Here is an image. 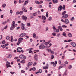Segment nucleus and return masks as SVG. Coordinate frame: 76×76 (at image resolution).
I'll list each match as a JSON object with an SVG mask.
<instances>
[{
	"label": "nucleus",
	"mask_w": 76,
	"mask_h": 76,
	"mask_svg": "<svg viewBox=\"0 0 76 76\" xmlns=\"http://www.w3.org/2000/svg\"><path fill=\"white\" fill-rule=\"evenodd\" d=\"M17 51L18 53H23L24 52V51L23 50H22V48L20 47H18L17 49Z\"/></svg>",
	"instance_id": "f257e3e1"
},
{
	"label": "nucleus",
	"mask_w": 76,
	"mask_h": 76,
	"mask_svg": "<svg viewBox=\"0 0 76 76\" xmlns=\"http://www.w3.org/2000/svg\"><path fill=\"white\" fill-rule=\"evenodd\" d=\"M15 28V24H12L10 28V29L11 31L12 30H13L14 29V28Z\"/></svg>",
	"instance_id": "f03ea898"
},
{
	"label": "nucleus",
	"mask_w": 76,
	"mask_h": 76,
	"mask_svg": "<svg viewBox=\"0 0 76 76\" xmlns=\"http://www.w3.org/2000/svg\"><path fill=\"white\" fill-rule=\"evenodd\" d=\"M20 58L21 59H26V57L22 55H21L20 56Z\"/></svg>",
	"instance_id": "7ed1b4c3"
},
{
	"label": "nucleus",
	"mask_w": 76,
	"mask_h": 76,
	"mask_svg": "<svg viewBox=\"0 0 76 76\" xmlns=\"http://www.w3.org/2000/svg\"><path fill=\"white\" fill-rule=\"evenodd\" d=\"M64 23H66V24H68V23H69V20H68L67 19H65Z\"/></svg>",
	"instance_id": "20e7f679"
},
{
	"label": "nucleus",
	"mask_w": 76,
	"mask_h": 76,
	"mask_svg": "<svg viewBox=\"0 0 76 76\" xmlns=\"http://www.w3.org/2000/svg\"><path fill=\"white\" fill-rule=\"evenodd\" d=\"M22 19L23 20H26L27 19H28V18H27V17L25 16V15H23L22 16Z\"/></svg>",
	"instance_id": "39448f33"
},
{
	"label": "nucleus",
	"mask_w": 76,
	"mask_h": 76,
	"mask_svg": "<svg viewBox=\"0 0 76 76\" xmlns=\"http://www.w3.org/2000/svg\"><path fill=\"white\" fill-rule=\"evenodd\" d=\"M34 59L35 61H37L38 60V55L37 54H35L34 56Z\"/></svg>",
	"instance_id": "423d86ee"
},
{
	"label": "nucleus",
	"mask_w": 76,
	"mask_h": 76,
	"mask_svg": "<svg viewBox=\"0 0 76 76\" xmlns=\"http://www.w3.org/2000/svg\"><path fill=\"white\" fill-rule=\"evenodd\" d=\"M62 9H63V7L61 5H60L58 8V11L60 12V11H61V10H62Z\"/></svg>",
	"instance_id": "0eeeda50"
},
{
	"label": "nucleus",
	"mask_w": 76,
	"mask_h": 76,
	"mask_svg": "<svg viewBox=\"0 0 76 76\" xmlns=\"http://www.w3.org/2000/svg\"><path fill=\"white\" fill-rule=\"evenodd\" d=\"M26 35V34H25V33H23L20 35V38H22V37H23L25 36Z\"/></svg>",
	"instance_id": "6e6552de"
},
{
	"label": "nucleus",
	"mask_w": 76,
	"mask_h": 76,
	"mask_svg": "<svg viewBox=\"0 0 76 76\" xmlns=\"http://www.w3.org/2000/svg\"><path fill=\"white\" fill-rule=\"evenodd\" d=\"M45 48V46H44V45H40L39 46V48L40 49H44V48Z\"/></svg>",
	"instance_id": "1a4fd4ad"
},
{
	"label": "nucleus",
	"mask_w": 76,
	"mask_h": 76,
	"mask_svg": "<svg viewBox=\"0 0 76 76\" xmlns=\"http://www.w3.org/2000/svg\"><path fill=\"white\" fill-rule=\"evenodd\" d=\"M68 16L69 15L67 14H65L63 15L62 18L63 19H66V18H67L68 17Z\"/></svg>",
	"instance_id": "9d476101"
},
{
	"label": "nucleus",
	"mask_w": 76,
	"mask_h": 76,
	"mask_svg": "<svg viewBox=\"0 0 76 76\" xmlns=\"http://www.w3.org/2000/svg\"><path fill=\"white\" fill-rule=\"evenodd\" d=\"M21 29L23 30H24V29H25V24H23V23H22L21 24Z\"/></svg>",
	"instance_id": "9b49d317"
},
{
	"label": "nucleus",
	"mask_w": 76,
	"mask_h": 76,
	"mask_svg": "<svg viewBox=\"0 0 76 76\" xmlns=\"http://www.w3.org/2000/svg\"><path fill=\"white\" fill-rule=\"evenodd\" d=\"M22 10L24 12H28V10H26V8L25 7H23L22 9Z\"/></svg>",
	"instance_id": "f8f14e48"
},
{
	"label": "nucleus",
	"mask_w": 76,
	"mask_h": 76,
	"mask_svg": "<svg viewBox=\"0 0 76 76\" xmlns=\"http://www.w3.org/2000/svg\"><path fill=\"white\" fill-rule=\"evenodd\" d=\"M32 64V62H30L28 63L27 66L28 67H29V66H31Z\"/></svg>",
	"instance_id": "ddd939ff"
},
{
	"label": "nucleus",
	"mask_w": 76,
	"mask_h": 76,
	"mask_svg": "<svg viewBox=\"0 0 76 76\" xmlns=\"http://www.w3.org/2000/svg\"><path fill=\"white\" fill-rule=\"evenodd\" d=\"M23 39V38H19L18 39V41L20 42H22Z\"/></svg>",
	"instance_id": "4468645a"
},
{
	"label": "nucleus",
	"mask_w": 76,
	"mask_h": 76,
	"mask_svg": "<svg viewBox=\"0 0 76 76\" xmlns=\"http://www.w3.org/2000/svg\"><path fill=\"white\" fill-rule=\"evenodd\" d=\"M71 45H72L73 47H76V43H72L71 44Z\"/></svg>",
	"instance_id": "2eb2a0df"
},
{
	"label": "nucleus",
	"mask_w": 76,
	"mask_h": 76,
	"mask_svg": "<svg viewBox=\"0 0 76 76\" xmlns=\"http://www.w3.org/2000/svg\"><path fill=\"white\" fill-rule=\"evenodd\" d=\"M62 35L65 37H67V36H66V33L65 32H64L63 33Z\"/></svg>",
	"instance_id": "dca6fc26"
},
{
	"label": "nucleus",
	"mask_w": 76,
	"mask_h": 76,
	"mask_svg": "<svg viewBox=\"0 0 76 76\" xmlns=\"http://www.w3.org/2000/svg\"><path fill=\"white\" fill-rule=\"evenodd\" d=\"M12 55L11 54L7 56V58H11L12 57Z\"/></svg>",
	"instance_id": "f3484780"
},
{
	"label": "nucleus",
	"mask_w": 76,
	"mask_h": 76,
	"mask_svg": "<svg viewBox=\"0 0 76 76\" xmlns=\"http://www.w3.org/2000/svg\"><path fill=\"white\" fill-rule=\"evenodd\" d=\"M35 3L36 4H41V2L37 1H35Z\"/></svg>",
	"instance_id": "a211bd4d"
},
{
	"label": "nucleus",
	"mask_w": 76,
	"mask_h": 76,
	"mask_svg": "<svg viewBox=\"0 0 76 76\" xmlns=\"http://www.w3.org/2000/svg\"><path fill=\"white\" fill-rule=\"evenodd\" d=\"M57 64V61H55V63H54L53 64V66L54 67H55V66H56V64Z\"/></svg>",
	"instance_id": "6ab92c4d"
},
{
	"label": "nucleus",
	"mask_w": 76,
	"mask_h": 76,
	"mask_svg": "<svg viewBox=\"0 0 76 76\" xmlns=\"http://www.w3.org/2000/svg\"><path fill=\"white\" fill-rule=\"evenodd\" d=\"M68 36L69 37H70V38H71V37H72V34L71 33H69L68 34Z\"/></svg>",
	"instance_id": "aec40b11"
},
{
	"label": "nucleus",
	"mask_w": 76,
	"mask_h": 76,
	"mask_svg": "<svg viewBox=\"0 0 76 76\" xmlns=\"http://www.w3.org/2000/svg\"><path fill=\"white\" fill-rule=\"evenodd\" d=\"M50 42H51V41H49L48 42H45V45H48V44H50Z\"/></svg>",
	"instance_id": "412c9836"
},
{
	"label": "nucleus",
	"mask_w": 76,
	"mask_h": 76,
	"mask_svg": "<svg viewBox=\"0 0 76 76\" xmlns=\"http://www.w3.org/2000/svg\"><path fill=\"white\" fill-rule=\"evenodd\" d=\"M27 3H28V1H25L24 4H23V5L24 6H26Z\"/></svg>",
	"instance_id": "4be33fe9"
},
{
	"label": "nucleus",
	"mask_w": 76,
	"mask_h": 76,
	"mask_svg": "<svg viewBox=\"0 0 76 76\" xmlns=\"http://www.w3.org/2000/svg\"><path fill=\"white\" fill-rule=\"evenodd\" d=\"M53 2L54 3H58V0H53Z\"/></svg>",
	"instance_id": "5701e85b"
},
{
	"label": "nucleus",
	"mask_w": 76,
	"mask_h": 76,
	"mask_svg": "<svg viewBox=\"0 0 76 76\" xmlns=\"http://www.w3.org/2000/svg\"><path fill=\"white\" fill-rule=\"evenodd\" d=\"M42 19L43 20H45L46 19V17L44 15L42 16Z\"/></svg>",
	"instance_id": "b1692460"
},
{
	"label": "nucleus",
	"mask_w": 76,
	"mask_h": 76,
	"mask_svg": "<svg viewBox=\"0 0 76 76\" xmlns=\"http://www.w3.org/2000/svg\"><path fill=\"white\" fill-rule=\"evenodd\" d=\"M11 42H13V36H11Z\"/></svg>",
	"instance_id": "393cba45"
},
{
	"label": "nucleus",
	"mask_w": 76,
	"mask_h": 76,
	"mask_svg": "<svg viewBox=\"0 0 76 76\" xmlns=\"http://www.w3.org/2000/svg\"><path fill=\"white\" fill-rule=\"evenodd\" d=\"M6 38L7 40H10V38L9 36L7 37Z\"/></svg>",
	"instance_id": "a878e982"
},
{
	"label": "nucleus",
	"mask_w": 76,
	"mask_h": 76,
	"mask_svg": "<svg viewBox=\"0 0 76 76\" xmlns=\"http://www.w3.org/2000/svg\"><path fill=\"white\" fill-rule=\"evenodd\" d=\"M62 27L64 28H67V26H65V25H62Z\"/></svg>",
	"instance_id": "bb28decb"
},
{
	"label": "nucleus",
	"mask_w": 76,
	"mask_h": 76,
	"mask_svg": "<svg viewBox=\"0 0 76 76\" xmlns=\"http://www.w3.org/2000/svg\"><path fill=\"white\" fill-rule=\"evenodd\" d=\"M6 23H7V21L4 22L2 23L3 25H6Z\"/></svg>",
	"instance_id": "cd10ccee"
},
{
	"label": "nucleus",
	"mask_w": 76,
	"mask_h": 76,
	"mask_svg": "<svg viewBox=\"0 0 76 76\" xmlns=\"http://www.w3.org/2000/svg\"><path fill=\"white\" fill-rule=\"evenodd\" d=\"M25 63V61L23 60L20 62L21 63Z\"/></svg>",
	"instance_id": "c85d7f7f"
},
{
	"label": "nucleus",
	"mask_w": 76,
	"mask_h": 76,
	"mask_svg": "<svg viewBox=\"0 0 76 76\" xmlns=\"http://www.w3.org/2000/svg\"><path fill=\"white\" fill-rule=\"evenodd\" d=\"M42 69H39V73H42Z\"/></svg>",
	"instance_id": "c756f323"
},
{
	"label": "nucleus",
	"mask_w": 76,
	"mask_h": 76,
	"mask_svg": "<svg viewBox=\"0 0 76 76\" xmlns=\"http://www.w3.org/2000/svg\"><path fill=\"white\" fill-rule=\"evenodd\" d=\"M46 16L47 18H48V12H47L46 13Z\"/></svg>",
	"instance_id": "7c9ffc66"
},
{
	"label": "nucleus",
	"mask_w": 76,
	"mask_h": 76,
	"mask_svg": "<svg viewBox=\"0 0 76 76\" xmlns=\"http://www.w3.org/2000/svg\"><path fill=\"white\" fill-rule=\"evenodd\" d=\"M52 35H53V36L55 37V36L56 35V33H53L52 34Z\"/></svg>",
	"instance_id": "2f4dec72"
},
{
	"label": "nucleus",
	"mask_w": 76,
	"mask_h": 76,
	"mask_svg": "<svg viewBox=\"0 0 76 76\" xmlns=\"http://www.w3.org/2000/svg\"><path fill=\"white\" fill-rule=\"evenodd\" d=\"M66 12L65 11H64V12L62 13V15H64V14H66Z\"/></svg>",
	"instance_id": "473e14b6"
},
{
	"label": "nucleus",
	"mask_w": 76,
	"mask_h": 76,
	"mask_svg": "<svg viewBox=\"0 0 76 76\" xmlns=\"http://www.w3.org/2000/svg\"><path fill=\"white\" fill-rule=\"evenodd\" d=\"M43 69H48V67L47 66H45V67H43Z\"/></svg>",
	"instance_id": "72a5a7b5"
},
{
	"label": "nucleus",
	"mask_w": 76,
	"mask_h": 76,
	"mask_svg": "<svg viewBox=\"0 0 76 76\" xmlns=\"http://www.w3.org/2000/svg\"><path fill=\"white\" fill-rule=\"evenodd\" d=\"M33 37L34 38H35L36 37V34L35 33H34L33 34Z\"/></svg>",
	"instance_id": "f704fd0d"
},
{
	"label": "nucleus",
	"mask_w": 76,
	"mask_h": 76,
	"mask_svg": "<svg viewBox=\"0 0 76 76\" xmlns=\"http://www.w3.org/2000/svg\"><path fill=\"white\" fill-rule=\"evenodd\" d=\"M49 20H52V17H50L49 18V19H48Z\"/></svg>",
	"instance_id": "c9c22d12"
},
{
	"label": "nucleus",
	"mask_w": 76,
	"mask_h": 76,
	"mask_svg": "<svg viewBox=\"0 0 76 76\" xmlns=\"http://www.w3.org/2000/svg\"><path fill=\"white\" fill-rule=\"evenodd\" d=\"M37 62H34V64H33V65L34 66H35L36 65H37Z\"/></svg>",
	"instance_id": "e433bc0d"
},
{
	"label": "nucleus",
	"mask_w": 76,
	"mask_h": 76,
	"mask_svg": "<svg viewBox=\"0 0 76 76\" xmlns=\"http://www.w3.org/2000/svg\"><path fill=\"white\" fill-rule=\"evenodd\" d=\"M6 4H4L2 5V7H3L4 8V7H6Z\"/></svg>",
	"instance_id": "4c0bfd02"
},
{
	"label": "nucleus",
	"mask_w": 76,
	"mask_h": 76,
	"mask_svg": "<svg viewBox=\"0 0 76 76\" xmlns=\"http://www.w3.org/2000/svg\"><path fill=\"white\" fill-rule=\"evenodd\" d=\"M56 36L58 37H60V34H57L56 35Z\"/></svg>",
	"instance_id": "58836bf2"
},
{
	"label": "nucleus",
	"mask_w": 76,
	"mask_h": 76,
	"mask_svg": "<svg viewBox=\"0 0 76 76\" xmlns=\"http://www.w3.org/2000/svg\"><path fill=\"white\" fill-rule=\"evenodd\" d=\"M21 42H20L19 41H18L17 45H19L20 44Z\"/></svg>",
	"instance_id": "ea45409f"
},
{
	"label": "nucleus",
	"mask_w": 76,
	"mask_h": 76,
	"mask_svg": "<svg viewBox=\"0 0 76 76\" xmlns=\"http://www.w3.org/2000/svg\"><path fill=\"white\" fill-rule=\"evenodd\" d=\"M21 72L22 73H25V71H23V70H22L21 71Z\"/></svg>",
	"instance_id": "a19ab883"
},
{
	"label": "nucleus",
	"mask_w": 76,
	"mask_h": 76,
	"mask_svg": "<svg viewBox=\"0 0 76 76\" xmlns=\"http://www.w3.org/2000/svg\"><path fill=\"white\" fill-rule=\"evenodd\" d=\"M60 31V30L58 29H56V32H58Z\"/></svg>",
	"instance_id": "79ce46f5"
},
{
	"label": "nucleus",
	"mask_w": 76,
	"mask_h": 76,
	"mask_svg": "<svg viewBox=\"0 0 76 76\" xmlns=\"http://www.w3.org/2000/svg\"><path fill=\"white\" fill-rule=\"evenodd\" d=\"M32 70H34V71H35V70H36V68L35 67L33 68H32Z\"/></svg>",
	"instance_id": "37998d69"
},
{
	"label": "nucleus",
	"mask_w": 76,
	"mask_h": 76,
	"mask_svg": "<svg viewBox=\"0 0 76 76\" xmlns=\"http://www.w3.org/2000/svg\"><path fill=\"white\" fill-rule=\"evenodd\" d=\"M23 13V11H20L19 12L20 15H22V14Z\"/></svg>",
	"instance_id": "c03bdc74"
},
{
	"label": "nucleus",
	"mask_w": 76,
	"mask_h": 76,
	"mask_svg": "<svg viewBox=\"0 0 76 76\" xmlns=\"http://www.w3.org/2000/svg\"><path fill=\"white\" fill-rule=\"evenodd\" d=\"M42 5H41L39 6V8H42Z\"/></svg>",
	"instance_id": "a18cd8bd"
},
{
	"label": "nucleus",
	"mask_w": 76,
	"mask_h": 76,
	"mask_svg": "<svg viewBox=\"0 0 76 76\" xmlns=\"http://www.w3.org/2000/svg\"><path fill=\"white\" fill-rule=\"evenodd\" d=\"M54 58V56L52 55L51 56V59H53Z\"/></svg>",
	"instance_id": "49530a36"
},
{
	"label": "nucleus",
	"mask_w": 76,
	"mask_h": 76,
	"mask_svg": "<svg viewBox=\"0 0 76 76\" xmlns=\"http://www.w3.org/2000/svg\"><path fill=\"white\" fill-rule=\"evenodd\" d=\"M1 46L2 47V48H4L5 47H6V45H3L2 46V45H1Z\"/></svg>",
	"instance_id": "de8ad7c7"
},
{
	"label": "nucleus",
	"mask_w": 76,
	"mask_h": 76,
	"mask_svg": "<svg viewBox=\"0 0 76 76\" xmlns=\"http://www.w3.org/2000/svg\"><path fill=\"white\" fill-rule=\"evenodd\" d=\"M72 65H69L68 68H69V69H71V68H72Z\"/></svg>",
	"instance_id": "09e8293b"
},
{
	"label": "nucleus",
	"mask_w": 76,
	"mask_h": 76,
	"mask_svg": "<svg viewBox=\"0 0 76 76\" xmlns=\"http://www.w3.org/2000/svg\"><path fill=\"white\" fill-rule=\"evenodd\" d=\"M58 28L60 29L62 28V27H61V26H59L58 27Z\"/></svg>",
	"instance_id": "8fccbe9b"
},
{
	"label": "nucleus",
	"mask_w": 76,
	"mask_h": 76,
	"mask_svg": "<svg viewBox=\"0 0 76 76\" xmlns=\"http://www.w3.org/2000/svg\"><path fill=\"white\" fill-rule=\"evenodd\" d=\"M6 42H5V41L3 40L2 41V44H4Z\"/></svg>",
	"instance_id": "3c124183"
},
{
	"label": "nucleus",
	"mask_w": 76,
	"mask_h": 76,
	"mask_svg": "<svg viewBox=\"0 0 76 76\" xmlns=\"http://www.w3.org/2000/svg\"><path fill=\"white\" fill-rule=\"evenodd\" d=\"M7 66V68H8V67H11V66L10 65H6Z\"/></svg>",
	"instance_id": "603ef678"
},
{
	"label": "nucleus",
	"mask_w": 76,
	"mask_h": 76,
	"mask_svg": "<svg viewBox=\"0 0 76 76\" xmlns=\"http://www.w3.org/2000/svg\"><path fill=\"white\" fill-rule=\"evenodd\" d=\"M47 51H48V52H51V49H48L47 50Z\"/></svg>",
	"instance_id": "864d4df0"
},
{
	"label": "nucleus",
	"mask_w": 76,
	"mask_h": 76,
	"mask_svg": "<svg viewBox=\"0 0 76 76\" xmlns=\"http://www.w3.org/2000/svg\"><path fill=\"white\" fill-rule=\"evenodd\" d=\"M10 73H11V74L12 75H13V74H15V72H10Z\"/></svg>",
	"instance_id": "5fc2aeb1"
},
{
	"label": "nucleus",
	"mask_w": 76,
	"mask_h": 76,
	"mask_svg": "<svg viewBox=\"0 0 76 76\" xmlns=\"http://www.w3.org/2000/svg\"><path fill=\"white\" fill-rule=\"evenodd\" d=\"M33 16H36V15H37V13H34L33 14Z\"/></svg>",
	"instance_id": "6e6d98bb"
},
{
	"label": "nucleus",
	"mask_w": 76,
	"mask_h": 76,
	"mask_svg": "<svg viewBox=\"0 0 76 76\" xmlns=\"http://www.w3.org/2000/svg\"><path fill=\"white\" fill-rule=\"evenodd\" d=\"M74 19H75V18H74V17L72 18L71 19V20L72 21L73 20H74Z\"/></svg>",
	"instance_id": "4d7b16f0"
},
{
	"label": "nucleus",
	"mask_w": 76,
	"mask_h": 76,
	"mask_svg": "<svg viewBox=\"0 0 76 76\" xmlns=\"http://www.w3.org/2000/svg\"><path fill=\"white\" fill-rule=\"evenodd\" d=\"M10 62H7V64L6 66H7V65H10Z\"/></svg>",
	"instance_id": "13d9d810"
},
{
	"label": "nucleus",
	"mask_w": 76,
	"mask_h": 76,
	"mask_svg": "<svg viewBox=\"0 0 76 76\" xmlns=\"http://www.w3.org/2000/svg\"><path fill=\"white\" fill-rule=\"evenodd\" d=\"M7 27H8L7 26V25L6 26H5V27L4 28V29H7Z\"/></svg>",
	"instance_id": "bf43d9fd"
},
{
	"label": "nucleus",
	"mask_w": 76,
	"mask_h": 76,
	"mask_svg": "<svg viewBox=\"0 0 76 76\" xmlns=\"http://www.w3.org/2000/svg\"><path fill=\"white\" fill-rule=\"evenodd\" d=\"M37 13H38V14H39V15H41V12H40V11H38L37 12Z\"/></svg>",
	"instance_id": "052dcab7"
},
{
	"label": "nucleus",
	"mask_w": 76,
	"mask_h": 76,
	"mask_svg": "<svg viewBox=\"0 0 76 76\" xmlns=\"http://www.w3.org/2000/svg\"><path fill=\"white\" fill-rule=\"evenodd\" d=\"M27 26H31V24L30 23H27Z\"/></svg>",
	"instance_id": "680f3d73"
},
{
	"label": "nucleus",
	"mask_w": 76,
	"mask_h": 76,
	"mask_svg": "<svg viewBox=\"0 0 76 76\" xmlns=\"http://www.w3.org/2000/svg\"><path fill=\"white\" fill-rule=\"evenodd\" d=\"M63 10H65V5H64L63 6Z\"/></svg>",
	"instance_id": "e2e57ef3"
},
{
	"label": "nucleus",
	"mask_w": 76,
	"mask_h": 76,
	"mask_svg": "<svg viewBox=\"0 0 76 76\" xmlns=\"http://www.w3.org/2000/svg\"><path fill=\"white\" fill-rule=\"evenodd\" d=\"M20 61V59H18L17 60V62H18V63H19Z\"/></svg>",
	"instance_id": "0e129e2a"
},
{
	"label": "nucleus",
	"mask_w": 76,
	"mask_h": 76,
	"mask_svg": "<svg viewBox=\"0 0 76 76\" xmlns=\"http://www.w3.org/2000/svg\"><path fill=\"white\" fill-rule=\"evenodd\" d=\"M10 13L11 14L12 13L13 11H12V10H10Z\"/></svg>",
	"instance_id": "69168bd1"
},
{
	"label": "nucleus",
	"mask_w": 76,
	"mask_h": 76,
	"mask_svg": "<svg viewBox=\"0 0 76 76\" xmlns=\"http://www.w3.org/2000/svg\"><path fill=\"white\" fill-rule=\"evenodd\" d=\"M62 67H63V66H60L59 67V68L58 69L59 70L60 69L62 68Z\"/></svg>",
	"instance_id": "338daca9"
},
{
	"label": "nucleus",
	"mask_w": 76,
	"mask_h": 76,
	"mask_svg": "<svg viewBox=\"0 0 76 76\" xmlns=\"http://www.w3.org/2000/svg\"><path fill=\"white\" fill-rule=\"evenodd\" d=\"M48 30V27L46 28V30H45L46 31H47Z\"/></svg>",
	"instance_id": "774afa93"
}]
</instances>
